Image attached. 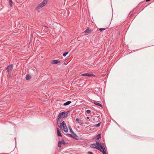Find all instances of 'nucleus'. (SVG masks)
<instances>
[{"label": "nucleus", "instance_id": "15", "mask_svg": "<svg viewBox=\"0 0 154 154\" xmlns=\"http://www.w3.org/2000/svg\"><path fill=\"white\" fill-rule=\"evenodd\" d=\"M57 134L58 136H60V137H62V135L61 134L60 132V130L59 128H57Z\"/></svg>", "mask_w": 154, "mask_h": 154}, {"label": "nucleus", "instance_id": "23", "mask_svg": "<svg viewBox=\"0 0 154 154\" xmlns=\"http://www.w3.org/2000/svg\"><path fill=\"white\" fill-rule=\"evenodd\" d=\"M12 0H9V5L11 7H12Z\"/></svg>", "mask_w": 154, "mask_h": 154}, {"label": "nucleus", "instance_id": "25", "mask_svg": "<svg viewBox=\"0 0 154 154\" xmlns=\"http://www.w3.org/2000/svg\"><path fill=\"white\" fill-rule=\"evenodd\" d=\"M132 15L133 13L131 12H130L128 15V17L129 18H131L132 16Z\"/></svg>", "mask_w": 154, "mask_h": 154}, {"label": "nucleus", "instance_id": "1", "mask_svg": "<svg viewBox=\"0 0 154 154\" xmlns=\"http://www.w3.org/2000/svg\"><path fill=\"white\" fill-rule=\"evenodd\" d=\"M48 2V0H44L42 2L39 4L36 7V9H39L45 6Z\"/></svg>", "mask_w": 154, "mask_h": 154}, {"label": "nucleus", "instance_id": "3", "mask_svg": "<svg viewBox=\"0 0 154 154\" xmlns=\"http://www.w3.org/2000/svg\"><path fill=\"white\" fill-rule=\"evenodd\" d=\"M62 126L63 127V131L66 133H67L68 131V129L66 126V125L64 121L62 122Z\"/></svg>", "mask_w": 154, "mask_h": 154}, {"label": "nucleus", "instance_id": "27", "mask_svg": "<svg viewBox=\"0 0 154 154\" xmlns=\"http://www.w3.org/2000/svg\"><path fill=\"white\" fill-rule=\"evenodd\" d=\"M87 73H85L82 74L81 75L87 76Z\"/></svg>", "mask_w": 154, "mask_h": 154}, {"label": "nucleus", "instance_id": "19", "mask_svg": "<svg viewBox=\"0 0 154 154\" xmlns=\"http://www.w3.org/2000/svg\"><path fill=\"white\" fill-rule=\"evenodd\" d=\"M31 77L29 75H26V77L25 78V79L26 80H28L31 79Z\"/></svg>", "mask_w": 154, "mask_h": 154}, {"label": "nucleus", "instance_id": "17", "mask_svg": "<svg viewBox=\"0 0 154 154\" xmlns=\"http://www.w3.org/2000/svg\"><path fill=\"white\" fill-rule=\"evenodd\" d=\"M71 103V101H68L64 103L63 104L64 106H66L68 105H69Z\"/></svg>", "mask_w": 154, "mask_h": 154}, {"label": "nucleus", "instance_id": "12", "mask_svg": "<svg viewBox=\"0 0 154 154\" xmlns=\"http://www.w3.org/2000/svg\"><path fill=\"white\" fill-rule=\"evenodd\" d=\"M60 62V61L57 60H54L52 61L51 63L53 64H57Z\"/></svg>", "mask_w": 154, "mask_h": 154}, {"label": "nucleus", "instance_id": "8", "mask_svg": "<svg viewBox=\"0 0 154 154\" xmlns=\"http://www.w3.org/2000/svg\"><path fill=\"white\" fill-rule=\"evenodd\" d=\"M75 121L76 123L79 124L80 125H82L83 124V122L79 118L76 119Z\"/></svg>", "mask_w": 154, "mask_h": 154}, {"label": "nucleus", "instance_id": "11", "mask_svg": "<svg viewBox=\"0 0 154 154\" xmlns=\"http://www.w3.org/2000/svg\"><path fill=\"white\" fill-rule=\"evenodd\" d=\"M95 144H96V145H97V146H99V148H101V146H102L103 147L104 146V145L103 143H101L97 141H96V143Z\"/></svg>", "mask_w": 154, "mask_h": 154}, {"label": "nucleus", "instance_id": "22", "mask_svg": "<svg viewBox=\"0 0 154 154\" xmlns=\"http://www.w3.org/2000/svg\"><path fill=\"white\" fill-rule=\"evenodd\" d=\"M61 143H62L64 144V145H65V144H66L67 143H66L65 142V141H64V140L63 139H62V140H61Z\"/></svg>", "mask_w": 154, "mask_h": 154}, {"label": "nucleus", "instance_id": "4", "mask_svg": "<svg viewBox=\"0 0 154 154\" xmlns=\"http://www.w3.org/2000/svg\"><path fill=\"white\" fill-rule=\"evenodd\" d=\"M90 146L91 148H94V149H97L98 150H100L101 148H100L99 147V146H97L96 144L95 143H93L92 144H91L90 145Z\"/></svg>", "mask_w": 154, "mask_h": 154}, {"label": "nucleus", "instance_id": "20", "mask_svg": "<svg viewBox=\"0 0 154 154\" xmlns=\"http://www.w3.org/2000/svg\"><path fill=\"white\" fill-rule=\"evenodd\" d=\"M68 128H69V129L70 132H71V133H73L74 131L72 130V129L71 127V126H69Z\"/></svg>", "mask_w": 154, "mask_h": 154}, {"label": "nucleus", "instance_id": "31", "mask_svg": "<svg viewBox=\"0 0 154 154\" xmlns=\"http://www.w3.org/2000/svg\"><path fill=\"white\" fill-rule=\"evenodd\" d=\"M70 135H72V134H67V135H70Z\"/></svg>", "mask_w": 154, "mask_h": 154}, {"label": "nucleus", "instance_id": "13", "mask_svg": "<svg viewBox=\"0 0 154 154\" xmlns=\"http://www.w3.org/2000/svg\"><path fill=\"white\" fill-rule=\"evenodd\" d=\"M101 134H98L97 136H96L95 137L94 139H95L98 140L100 138H101Z\"/></svg>", "mask_w": 154, "mask_h": 154}, {"label": "nucleus", "instance_id": "6", "mask_svg": "<svg viewBox=\"0 0 154 154\" xmlns=\"http://www.w3.org/2000/svg\"><path fill=\"white\" fill-rule=\"evenodd\" d=\"M70 111H67L66 112H63L60 113L59 114H62V115H61V116H63V114H64V118H66L68 116V114L69 113V112Z\"/></svg>", "mask_w": 154, "mask_h": 154}, {"label": "nucleus", "instance_id": "14", "mask_svg": "<svg viewBox=\"0 0 154 154\" xmlns=\"http://www.w3.org/2000/svg\"><path fill=\"white\" fill-rule=\"evenodd\" d=\"M94 104L95 105H97V106L101 107H102V108H103V106L102 104H100V103H98L97 102H94Z\"/></svg>", "mask_w": 154, "mask_h": 154}, {"label": "nucleus", "instance_id": "30", "mask_svg": "<svg viewBox=\"0 0 154 154\" xmlns=\"http://www.w3.org/2000/svg\"><path fill=\"white\" fill-rule=\"evenodd\" d=\"M89 117L88 116V117H87V118L86 119H89Z\"/></svg>", "mask_w": 154, "mask_h": 154}, {"label": "nucleus", "instance_id": "29", "mask_svg": "<svg viewBox=\"0 0 154 154\" xmlns=\"http://www.w3.org/2000/svg\"><path fill=\"white\" fill-rule=\"evenodd\" d=\"M88 154H94L91 151H88Z\"/></svg>", "mask_w": 154, "mask_h": 154}, {"label": "nucleus", "instance_id": "28", "mask_svg": "<svg viewBox=\"0 0 154 154\" xmlns=\"http://www.w3.org/2000/svg\"><path fill=\"white\" fill-rule=\"evenodd\" d=\"M86 112L88 113H89L91 112V110L89 109H88L87 110H86Z\"/></svg>", "mask_w": 154, "mask_h": 154}, {"label": "nucleus", "instance_id": "16", "mask_svg": "<svg viewBox=\"0 0 154 154\" xmlns=\"http://www.w3.org/2000/svg\"><path fill=\"white\" fill-rule=\"evenodd\" d=\"M87 76H88L89 77L93 76L95 77L96 76L93 73H87Z\"/></svg>", "mask_w": 154, "mask_h": 154}, {"label": "nucleus", "instance_id": "26", "mask_svg": "<svg viewBox=\"0 0 154 154\" xmlns=\"http://www.w3.org/2000/svg\"><path fill=\"white\" fill-rule=\"evenodd\" d=\"M106 29V28H100L99 29V30L100 32H101L103 30H105V29Z\"/></svg>", "mask_w": 154, "mask_h": 154}, {"label": "nucleus", "instance_id": "2", "mask_svg": "<svg viewBox=\"0 0 154 154\" xmlns=\"http://www.w3.org/2000/svg\"><path fill=\"white\" fill-rule=\"evenodd\" d=\"M61 115H62V114H59L57 117V124L60 128H61L62 125V122H61L62 116H61Z\"/></svg>", "mask_w": 154, "mask_h": 154}, {"label": "nucleus", "instance_id": "32", "mask_svg": "<svg viewBox=\"0 0 154 154\" xmlns=\"http://www.w3.org/2000/svg\"><path fill=\"white\" fill-rule=\"evenodd\" d=\"M150 0H146V1L147 2L149 1Z\"/></svg>", "mask_w": 154, "mask_h": 154}, {"label": "nucleus", "instance_id": "33", "mask_svg": "<svg viewBox=\"0 0 154 154\" xmlns=\"http://www.w3.org/2000/svg\"><path fill=\"white\" fill-rule=\"evenodd\" d=\"M63 116H62V117L64 118V114H63Z\"/></svg>", "mask_w": 154, "mask_h": 154}, {"label": "nucleus", "instance_id": "7", "mask_svg": "<svg viewBox=\"0 0 154 154\" xmlns=\"http://www.w3.org/2000/svg\"><path fill=\"white\" fill-rule=\"evenodd\" d=\"M101 147L100 148V150H99L101 152H102L103 153V154H106V150L104 148V146L103 147L102 146H101Z\"/></svg>", "mask_w": 154, "mask_h": 154}, {"label": "nucleus", "instance_id": "21", "mask_svg": "<svg viewBox=\"0 0 154 154\" xmlns=\"http://www.w3.org/2000/svg\"><path fill=\"white\" fill-rule=\"evenodd\" d=\"M61 141H60L58 142V146L60 148L61 146V144L62 143Z\"/></svg>", "mask_w": 154, "mask_h": 154}, {"label": "nucleus", "instance_id": "18", "mask_svg": "<svg viewBox=\"0 0 154 154\" xmlns=\"http://www.w3.org/2000/svg\"><path fill=\"white\" fill-rule=\"evenodd\" d=\"M101 122H100L99 123H98V124L95 125L94 126H93L92 127H91L92 128V127H99L100 126V125H101Z\"/></svg>", "mask_w": 154, "mask_h": 154}, {"label": "nucleus", "instance_id": "9", "mask_svg": "<svg viewBox=\"0 0 154 154\" xmlns=\"http://www.w3.org/2000/svg\"><path fill=\"white\" fill-rule=\"evenodd\" d=\"M92 31L88 27H87L86 29L84 31V32L86 35L88 33H90Z\"/></svg>", "mask_w": 154, "mask_h": 154}, {"label": "nucleus", "instance_id": "5", "mask_svg": "<svg viewBox=\"0 0 154 154\" xmlns=\"http://www.w3.org/2000/svg\"><path fill=\"white\" fill-rule=\"evenodd\" d=\"M72 134L70 135V137H71L73 138L76 140H78V136L76 135V134L74 132L73 133H72Z\"/></svg>", "mask_w": 154, "mask_h": 154}, {"label": "nucleus", "instance_id": "24", "mask_svg": "<svg viewBox=\"0 0 154 154\" xmlns=\"http://www.w3.org/2000/svg\"><path fill=\"white\" fill-rule=\"evenodd\" d=\"M68 52H66L63 54V56L64 57H66V55L68 54Z\"/></svg>", "mask_w": 154, "mask_h": 154}, {"label": "nucleus", "instance_id": "10", "mask_svg": "<svg viewBox=\"0 0 154 154\" xmlns=\"http://www.w3.org/2000/svg\"><path fill=\"white\" fill-rule=\"evenodd\" d=\"M13 65H10L8 66H7L6 68V69L8 72H9V71L12 69H13Z\"/></svg>", "mask_w": 154, "mask_h": 154}]
</instances>
